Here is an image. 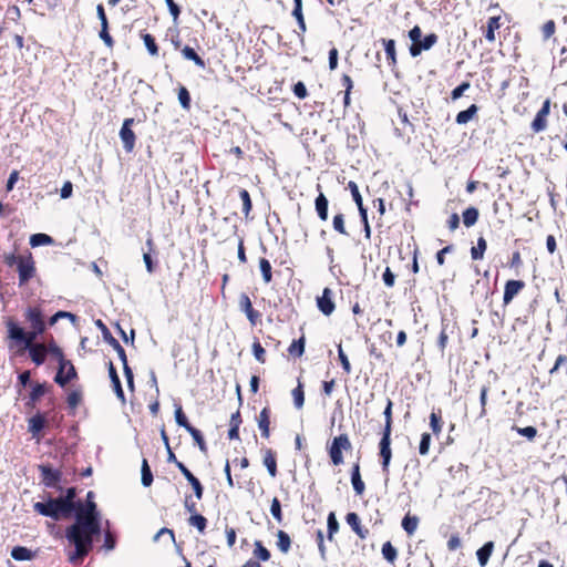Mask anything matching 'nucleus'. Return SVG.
Masks as SVG:
<instances>
[{
	"instance_id": "obj_45",
	"label": "nucleus",
	"mask_w": 567,
	"mask_h": 567,
	"mask_svg": "<svg viewBox=\"0 0 567 567\" xmlns=\"http://www.w3.org/2000/svg\"><path fill=\"white\" fill-rule=\"evenodd\" d=\"M277 547L284 554H287L291 547L290 536L284 530L277 533Z\"/></svg>"
},
{
	"instance_id": "obj_29",
	"label": "nucleus",
	"mask_w": 567,
	"mask_h": 567,
	"mask_svg": "<svg viewBox=\"0 0 567 567\" xmlns=\"http://www.w3.org/2000/svg\"><path fill=\"white\" fill-rule=\"evenodd\" d=\"M47 346L48 353L54 357L58 360V363H61V370L65 369L66 359L62 349L56 344V342L52 339Z\"/></svg>"
},
{
	"instance_id": "obj_16",
	"label": "nucleus",
	"mask_w": 567,
	"mask_h": 567,
	"mask_svg": "<svg viewBox=\"0 0 567 567\" xmlns=\"http://www.w3.org/2000/svg\"><path fill=\"white\" fill-rule=\"evenodd\" d=\"M439 40L437 34L430 33L424 37V39H421L417 43H411L410 45V54L415 58L419 56L422 51L430 50Z\"/></svg>"
},
{
	"instance_id": "obj_47",
	"label": "nucleus",
	"mask_w": 567,
	"mask_h": 567,
	"mask_svg": "<svg viewBox=\"0 0 567 567\" xmlns=\"http://www.w3.org/2000/svg\"><path fill=\"white\" fill-rule=\"evenodd\" d=\"M188 524L203 534L207 527V518L204 517L202 514L190 515L188 517Z\"/></svg>"
},
{
	"instance_id": "obj_42",
	"label": "nucleus",
	"mask_w": 567,
	"mask_h": 567,
	"mask_svg": "<svg viewBox=\"0 0 567 567\" xmlns=\"http://www.w3.org/2000/svg\"><path fill=\"white\" fill-rule=\"evenodd\" d=\"M293 4L295 6H293V10H292V16L297 20L300 31L302 33H305L307 30V27H306L303 13H302V0H293Z\"/></svg>"
},
{
	"instance_id": "obj_24",
	"label": "nucleus",
	"mask_w": 567,
	"mask_h": 567,
	"mask_svg": "<svg viewBox=\"0 0 567 567\" xmlns=\"http://www.w3.org/2000/svg\"><path fill=\"white\" fill-rule=\"evenodd\" d=\"M107 370H109V377L111 379V383H112L113 390H114V392L116 394V398L122 403H125V394H124V391L122 389L121 380L118 378L117 371H116V369H115V367H114L112 361L109 362Z\"/></svg>"
},
{
	"instance_id": "obj_19",
	"label": "nucleus",
	"mask_w": 567,
	"mask_h": 567,
	"mask_svg": "<svg viewBox=\"0 0 567 567\" xmlns=\"http://www.w3.org/2000/svg\"><path fill=\"white\" fill-rule=\"evenodd\" d=\"M261 452L262 463L266 466L268 474L272 478L276 477L278 475L277 453L270 447H265Z\"/></svg>"
},
{
	"instance_id": "obj_34",
	"label": "nucleus",
	"mask_w": 567,
	"mask_h": 567,
	"mask_svg": "<svg viewBox=\"0 0 567 567\" xmlns=\"http://www.w3.org/2000/svg\"><path fill=\"white\" fill-rule=\"evenodd\" d=\"M47 392L45 383H35L29 394L28 406L34 408L39 399Z\"/></svg>"
},
{
	"instance_id": "obj_28",
	"label": "nucleus",
	"mask_w": 567,
	"mask_h": 567,
	"mask_svg": "<svg viewBox=\"0 0 567 567\" xmlns=\"http://www.w3.org/2000/svg\"><path fill=\"white\" fill-rule=\"evenodd\" d=\"M341 84L344 87L343 92V106L344 109H348L351 104V92L353 89V81L350 75L342 74L341 76Z\"/></svg>"
},
{
	"instance_id": "obj_11",
	"label": "nucleus",
	"mask_w": 567,
	"mask_h": 567,
	"mask_svg": "<svg viewBox=\"0 0 567 567\" xmlns=\"http://www.w3.org/2000/svg\"><path fill=\"white\" fill-rule=\"evenodd\" d=\"M333 298L334 292L329 287L323 288L322 295L317 297V307L322 315L329 317L334 312L336 303Z\"/></svg>"
},
{
	"instance_id": "obj_63",
	"label": "nucleus",
	"mask_w": 567,
	"mask_h": 567,
	"mask_svg": "<svg viewBox=\"0 0 567 567\" xmlns=\"http://www.w3.org/2000/svg\"><path fill=\"white\" fill-rule=\"evenodd\" d=\"M556 32V23L554 20L546 21L542 27V34L544 40L550 39Z\"/></svg>"
},
{
	"instance_id": "obj_53",
	"label": "nucleus",
	"mask_w": 567,
	"mask_h": 567,
	"mask_svg": "<svg viewBox=\"0 0 567 567\" xmlns=\"http://www.w3.org/2000/svg\"><path fill=\"white\" fill-rule=\"evenodd\" d=\"M239 196L243 202V213H244L245 217L248 218L249 214L252 209V203H251L250 195L247 189L243 188L239 190Z\"/></svg>"
},
{
	"instance_id": "obj_55",
	"label": "nucleus",
	"mask_w": 567,
	"mask_h": 567,
	"mask_svg": "<svg viewBox=\"0 0 567 567\" xmlns=\"http://www.w3.org/2000/svg\"><path fill=\"white\" fill-rule=\"evenodd\" d=\"M392 406H393L392 401L390 399H388V403H386V406L383 412L384 419H385V424H384L382 432L392 433Z\"/></svg>"
},
{
	"instance_id": "obj_15",
	"label": "nucleus",
	"mask_w": 567,
	"mask_h": 567,
	"mask_svg": "<svg viewBox=\"0 0 567 567\" xmlns=\"http://www.w3.org/2000/svg\"><path fill=\"white\" fill-rule=\"evenodd\" d=\"M78 378V372L70 360H66L65 369L61 370V363H59L58 372L54 377V382L60 386H65L70 381Z\"/></svg>"
},
{
	"instance_id": "obj_54",
	"label": "nucleus",
	"mask_w": 567,
	"mask_h": 567,
	"mask_svg": "<svg viewBox=\"0 0 567 567\" xmlns=\"http://www.w3.org/2000/svg\"><path fill=\"white\" fill-rule=\"evenodd\" d=\"M347 188L350 190V193L352 195V198H353L354 203L358 206V209L363 208L364 207L363 199H362V196H361V194L359 192V187H358L357 183L353 182V181H350L348 183Z\"/></svg>"
},
{
	"instance_id": "obj_8",
	"label": "nucleus",
	"mask_w": 567,
	"mask_h": 567,
	"mask_svg": "<svg viewBox=\"0 0 567 567\" xmlns=\"http://www.w3.org/2000/svg\"><path fill=\"white\" fill-rule=\"evenodd\" d=\"M135 120L133 117H127L123 121L122 127L120 130V137L123 142V147L125 152L131 153L135 147L136 135L132 130Z\"/></svg>"
},
{
	"instance_id": "obj_37",
	"label": "nucleus",
	"mask_w": 567,
	"mask_h": 567,
	"mask_svg": "<svg viewBox=\"0 0 567 567\" xmlns=\"http://www.w3.org/2000/svg\"><path fill=\"white\" fill-rule=\"evenodd\" d=\"M182 55L186 60L193 61L198 68L205 69V66H206L205 61L197 54V52L193 48L185 45L182 49Z\"/></svg>"
},
{
	"instance_id": "obj_44",
	"label": "nucleus",
	"mask_w": 567,
	"mask_h": 567,
	"mask_svg": "<svg viewBox=\"0 0 567 567\" xmlns=\"http://www.w3.org/2000/svg\"><path fill=\"white\" fill-rule=\"evenodd\" d=\"M419 517L406 514L402 519V528L408 535H413L419 526Z\"/></svg>"
},
{
	"instance_id": "obj_25",
	"label": "nucleus",
	"mask_w": 567,
	"mask_h": 567,
	"mask_svg": "<svg viewBox=\"0 0 567 567\" xmlns=\"http://www.w3.org/2000/svg\"><path fill=\"white\" fill-rule=\"evenodd\" d=\"M25 350L29 351V357L35 365H41L45 362L48 349L44 343H38Z\"/></svg>"
},
{
	"instance_id": "obj_18",
	"label": "nucleus",
	"mask_w": 567,
	"mask_h": 567,
	"mask_svg": "<svg viewBox=\"0 0 567 567\" xmlns=\"http://www.w3.org/2000/svg\"><path fill=\"white\" fill-rule=\"evenodd\" d=\"M96 324L102 330V334L104 340L116 351L121 361H125L126 352L124 348L120 344V342L111 334L107 327L102 322V320H97Z\"/></svg>"
},
{
	"instance_id": "obj_43",
	"label": "nucleus",
	"mask_w": 567,
	"mask_h": 567,
	"mask_svg": "<svg viewBox=\"0 0 567 567\" xmlns=\"http://www.w3.org/2000/svg\"><path fill=\"white\" fill-rule=\"evenodd\" d=\"M327 527H328L327 537L330 542H332L334 535L339 532V527H340L334 512L329 513V515L327 517Z\"/></svg>"
},
{
	"instance_id": "obj_62",
	"label": "nucleus",
	"mask_w": 567,
	"mask_h": 567,
	"mask_svg": "<svg viewBox=\"0 0 567 567\" xmlns=\"http://www.w3.org/2000/svg\"><path fill=\"white\" fill-rule=\"evenodd\" d=\"M530 126L534 133L544 131L547 127V117L536 114Z\"/></svg>"
},
{
	"instance_id": "obj_3",
	"label": "nucleus",
	"mask_w": 567,
	"mask_h": 567,
	"mask_svg": "<svg viewBox=\"0 0 567 567\" xmlns=\"http://www.w3.org/2000/svg\"><path fill=\"white\" fill-rule=\"evenodd\" d=\"M326 450L331 464L340 466L344 463L343 453L352 451V443L347 433H341L327 443Z\"/></svg>"
},
{
	"instance_id": "obj_10",
	"label": "nucleus",
	"mask_w": 567,
	"mask_h": 567,
	"mask_svg": "<svg viewBox=\"0 0 567 567\" xmlns=\"http://www.w3.org/2000/svg\"><path fill=\"white\" fill-rule=\"evenodd\" d=\"M239 309L246 315L249 323L255 327L261 321V313L252 307L247 293H241L238 299Z\"/></svg>"
},
{
	"instance_id": "obj_56",
	"label": "nucleus",
	"mask_w": 567,
	"mask_h": 567,
	"mask_svg": "<svg viewBox=\"0 0 567 567\" xmlns=\"http://www.w3.org/2000/svg\"><path fill=\"white\" fill-rule=\"evenodd\" d=\"M178 101L184 110L190 109V94L184 85L178 87Z\"/></svg>"
},
{
	"instance_id": "obj_60",
	"label": "nucleus",
	"mask_w": 567,
	"mask_h": 567,
	"mask_svg": "<svg viewBox=\"0 0 567 567\" xmlns=\"http://www.w3.org/2000/svg\"><path fill=\"white\" fill-rule=\"evenodd\" d=\"M430 445H431V434L425 432L421 435V441L419 444L420 455H422V456L427 455L430 452Z\"/></svg>"
},
{
	"instance_id": "obj_7",
	"label": "nucleus",
	"mask_w": 567,
	"mask_h": 567,
	"mask_svg": "<svg viewBox=\"0 0 567 567\" xmlns=\"http://www.w3.org/2000/svg\"><path fill=\"white\" fill-rule=\"evenodd\" d=\"M19 284L25 285L35 274V265L32 255L29 252L27 256H20L18 262Z\"/></svg>"
},
{
	"instance_id": "obj_9",
	"label": "nucleus",
	"mask_w": 567,
	"mask_h": 567,
	"mask_svg": "<svg viewBox=\"0 0 567 567\" xmlns=\"http://www.w3.org/2000/svg\"><path fill=\"white\" fill-rule=\"evenodd\" d=\"M39 471L41 473V483L49 488H60L59 483L62 478V472L60 470H54L49 465L41 464L39 465Z\"/></svg>"
},
{
	"instance_id": "obj_48",
	"label": "nucleus",
	"mask_w": 567,
	"mask_h": 567,
	"mask_svg": "<svg viewBox=\"0 0 567 567\" xmlns=\"http://www.w3.org/2000/svg\"><path fill=\"white\" fill-rule=\"evenodd\" d=\"M141 473H142V478H141L142 484L145 487L151 486L153 483V474H152L151 467H150L146 458H143V461H142Z\"/></svg>"
},
{
	"instance_id": "obj_5",
	"label": "nucleus",
	"mask_w": 567,
	"mask_h": 567,
	"mask_svg": "<svg viewBox=\"0 0 567 567\" xmlns=\"http://www.w3.org/2000/svg\"><path fill=\"white\" fill-rule=\"evenodd\" d=\"M24 320L29 323L31 329H37L38 332H45L47 322L42 307L40 305L29 306L24 310Z\"/></svg>"
},
{
	"instance_id": "obj_59",
	"label": "nucleus",
	"mask_w": 567,
	"mask_h": 567,
	"mask_svg": "<svg viewBox=\"0 0 567 567\" xmlns=\"http://www.w3.org/2000/svg\"><path fill=\"white\" fill-rule=\"evenodd\" d=\"M270 513L278 523L282 522L284 515H282V511H281V504L277 497H274L271 501Z\"/></svg>"
},
{
	"instance_id": "obj_57",
	"label": "nucleus",
	"mask_w": 567,
	"mask_h": 567,
	"mask_svg": "<svg viewBox=\"0 0 567 567\" xmlns=\"http://www.w3.org/2000/svg\"><path fill=\"white\" fill-rule=\"evenodd\" d=\"M82 401V392L80 390H73L68 394L66 403L72 410H75Z\"/></svg>"
},
{
	"instance_id": "obj_23",
	"label": "nucleus",
	"mask_w": 567,
	"mask_h": 567,
	"mask_svg": "<svg viewBox=\"0 0 567 567\" xmlns=\"http://www.w3.org/2000/svg\"><path fill=\"white\" fill-rule=\"evenodd\" d=\"M501 20V16L489 17L486 27L482 28L484 37L489 43H493L496 40L495 31L502 27Z\"/></svg>"
},
{
	"instance_id": "obj_35",
	"label": "nucleus",
	"mask_w": 567,
	"mask_h": 567,
	"mask_svg": "<svg viewBox=\"0 0 567 567\" xmlns=\"http://www.w3.org/2000/svg\"><path fill=\"white\" fill-rule=\"evenodd\" d=\"M478 216H480V212L476 207H474V206L467 207L462 214L464 226L468 228V227H472L473 225H475L478 220Z\"/></svg>"
},
{
	"instance_id": "obj_14",
	"label": "nucleus",
	"mask_w": 567,
	"mask_h": 567,
	"mask_svg": "<svg viewBox=\"0 0 567 567\" xmlns=\"http://www.w3.org/2000/svg\"><path fill=\"white\" fill-rule=\"evenodd\" d=\"M177 468L190 484L196 499L200 501L204 496V486L200 481L185 466L184 463H178Z\"/></svg>"
},
{
	"instance_id": "obj_39",
	"label": "nucleus",
	"mask_w": 567,
	"mask_h": 567,
	"mask_svg": "<svg viewBox=\"0 0 567 567\" xmlns=\"http://www.w3.org/2000/svg\"><path fill=\"white\" fill-rule=\"evenodd\" d=\"M305 336L300 337L298 340H293L288 347V353L293 358H301L305 353Z\"/></svg>"
},
{
	"instance_id": "obj_4",
	"label": "nucleus",
	"mask_w": 567,
	"mask_h": 567,
	"mask_svg": "<svg viewBox=\"0 0 567 567\" xmlns=\"http://www.w3.org/2000/svg\"><path fill=\"white\" fill-rule=\"evenodd\" d=\"M6 327L8 331V338L18 343H21L23 346L22 350H25L27 348L38 344L35 342L37 338L44 333L38 332L37 329L25 331L11 318H9L6 321Z\"/></svg>"
},
{
	"instance_id": "obj_1",
	"label": "nucleus",
	"mask_w": 567,
	"mask_h": 567,
	"mask_svg": "<svg viewBox=\"0 0 567 567\" xmlns=\"http://www.w3.org/2000/svg\"><path fill=\"white\" fill-rule=\"evenodd\" d=\"M75 520L65 529V538L74 546L69 561L79 565L93 548L94 536L101 533V517L94 501H78L74 509Z\"/></svg>"
},
{
	"instance_id": "obj_2",
	"label": "nucleus",
	"mask_w": 567,
	"mask_h": 567,
	"mask_svg": "<svg viewBox=\"0 0 567 567\" xmlns=\"http://www.w3.org/2000/svg\"><path fill=\"white\" fill-rule=\"evenodd\" d=\"M35 513L59 520L62 517H69L73 513V508L60 496L50 497L47 502H37L33 504Z\"/></svg>"
},
{
	"instance_id": "obj_22",
	"label": "nucleus",
	"mask_w": 567,
	"mask_h": 567,
	"mask_svg": "<svg viewBox=\"0 0 567 567\" xmlns=\"http://www.w3.org/2000/svg\"><path fill=\"white\" fill-rule=\"evenodd\" d=\"M351 484L355 495L362 496L365 491V484L361 477L359 461L354 462L351 466Z\"/></svg>"
},
{
	"instance_id": "obj_38",
	"label": "nucleus",
	"mask_w": 567,
	"mask_h": 567,
	"mask_svg": "<svg viewBox=\"0 0 567 567\" xmlns=\"http://www.w3.org/2000/svg\"><path fill=\"white\" fill-rule=\"evenodd\" d=\"M297 381H298V384L291 391V395L293 399L295 406L297 409H301L305 404V390H303V383L301 381V378H298Z\"/></svg>"
},
{
	"instance_id": "obj_20",
	"label": "nucleus",
	"mask_w": 567,
	"mask_h": 567,
	"mask_svg": "<svg viewBox=\"0 0 567 567\" xmlns=\"http://www.w3.org/2000/svg\"><path fill=\"white\" fill-rule=\"evenodd\" d=\"M271 409L269 406H265L258 417H257V424L258 429L260 430L261 436L266 440L270 437V420H271Z\"/></svg>"
},
{
	"instance_id": "obj_58",
	"label": "nucleus",
	"mask_w": 567,
	"mask_h": 567,
	"mask_svg": "<svg viewBox=\"0 0 567 567\" xmlns=\"http://www.w3.org/2000/svg\"><path fill=\"white\" fill-rule=\"evenodd\" d=\"M175 420H176V423L179 426L184 427L186 431H188V429L193 427V425L188 422L181 405H178L175 410Z\"/></svg>"
},
{
	"instance_id": "obj_36",
	"label": "nucleus",
	"mask_w": 567,
	"mask_h": 567,
	"mask_svg": "<svg viewBox=\"0 0 567 567\" xmlns=\"http://www.w3.org/2000/svg\"><path fill=\"white\" fill-rule=\"evenodd\" d=\"M146 246L148 248V251L147 252H144L143 255V260L145 262V267H146V270L152 274L154 272L155 270V264L151 257V252H154L155 251V244H154V240L152 237H148L146 239Z\"/></svg>"
},
{
	"instance_id": "obj_33",
	"label": "nucleus",
	"mask_w": 567,
	"mask_h": 567,
	"mask_svg": "<svg viewBox=\"0 0 567 567\" xmlns=\"http://www.w3.org/2000/svg\"><path fill=\"white\" fill-rule=\"evenodd\" d=\"M252 555L257 561H268L271 557L270 551L264 546L261 540H255Z\"/></svg>"
},
{
	"instance_id": "obj_6",
	"label": "nucleus",
	"mask_w": 567,
	"mask_h": 567,
	"mask_svg": "<svg viewBox=\"0 0 567 567\" xmlns=\"http://www.w3.org/2000/svg\"><path fill=\"white\" fill-rule=\"evenodd\" d=\"M379 456L381 460L382 472L385 475H389L392 458L391 433L382 432V437L379 442Z\"/></svg>"
},
{
	"instance_id": "obj_30",
	"label": "nucleus",
	"mask_w": 567,
	"mask_h": 567,
	"mask_svg": "<svg viewBox=\"0 0 567 567\" xmlns=\"http://www.w3.org/2000/svg\"><path fill=\"white\" fill-rule=\"evenodd\" d=\"M11 557L14 560H31L35 557V553L23 546H16L11 550Z\"/></svg>"
},
{
	"instance_id": "obj_61",
	"label": "nucleus",
	"mask_w": 567,
	"mask_h": 567,
	"mask_svg": "<svg viewBox=\"0 0 567 567\" xmlns=\"http://www.w3.org/2000/svg\"><path fill=\"white\" fill-rule=\"evenodd\" d=\"M513 430L516 431L517 434L525 436L529 441H533L537 435V429L534 426H526V427L513 426Z\"/></svg>"
},
{
	"instance_id": "obj_64",
	"label": "nucleus",
	"mask_w": 567,
	"mask_h": 567,
	"mask_svg": "<svg viewBox=\"0 0 567 567\" xmlns=\"http://www.w3.org/2000/svg\"><path fill=\"white\" fill-rule=\"evenodd\" d=\"M252 353H254L255 359L259 363L266 362V350L264 349V347L261 346V343L259 341H255L252 343Z\"/></svg>"
},
{
	"instance_id": "obj_49",
	"label": "nucleus",
	"mask_w": 567,
	"mask_h": 567,
	"mask_svg": "<svg viewBox=\"0 0 567 567\" xmlns=\"http://www.w3.org/2000/svg\"><path fill=\"white\" fill-rule=\"evenodd\" d=\"M53 243V239L51 236L47 235V234H42V233H39V234H33L31 237H30V245L32 247H39V246H44V245H50Z\"/></svg>"
},
{
	"instance_id": "obj_12",
	"label": "nucleus",
	"mask_w": 567,
	"mask_h": 567,
	"mask_svg": "<svg viewBox=\"0 0 567 567\" xmlns=\"http://www.w3.org/2000/svg\"><path fill=\"white\" fill-rule=\"evenodd\" d=\"M526 284L523 280H507L504 286L503 305H509L513 301V299L524 290Z\"/></svg>"
},
{
	"instance_id": "obj_50",
	"label": "nucleus",
	"mask_w": 567,
	"mask_h": 567,
	"mask_svg": "<svg viewBox=\"0 0 567 567\" xmlns=\"http://www.w3.org/2000/svg\"><path fill=\"white\" fill-rule=\"evenodd\" d=\"M187 432L192 435L193 440L197 444V446L200 450V452L207 453V444H206V442L204 440V436H203L202 432L199 430H197L196 427H194V426L188 429Z\"/></svg>"
},
{
	"instance_id": "obj_27",
	"label": "nucleus",
	"mask_w": 567,
	"mask_h": 567,
	"mask_svg": "<svg viewBox=\"0 0 567 567\" xmlns=\"http://www.w3.org/2000/svg\"><path fill=\"white\" fill-rule=\"evenodd\" d=\"M382 43L384 45V51L386 55V60L390 66H395L398 63L396 60V50H395V41L392 39H382Z\"/></svg>"
},
{
	"instance_id": "obj_13",
	"label": "nucleus",
	"mask_w": 567,
	"mask_h": 567,
	"mask_svg": "<svg viewBox=\"0 0 567 567\" xmlns=\"http://www.w3.org/2000/svg\"><path fill=\"white\" fill-rule=\"evenodd\" d=\"M45 425V415L40 412L28 420V431L31 433L32 437L37 440V442H40L43 437L42 431Z\"/></svg>"
},
{
	"instance_id": "obj_32",
	"label": "nucleus",
	"mask_w": 567,
	"mask_h": 567,
	"mask_svg": "<svg viewBox=\"0 0 567 567\" xmlns=\"http://www.w3.org/2000/svg\"><path fill=\"white\" fill-rule=\"evenodd\" d=\"M477 112L478 106L476 104H472L466 110L458 112L455 121L460 125L466 124L476 115Z\"/></svg>"
},
{
	"instance_id": "obj_51",
	"label": "nucleus",
	"mask_w": 567,
	"mask_h": 567,
	"mask_svg": "<svg viewBox=\"0 0 567 567\" xmlns=\"http://www.w3.org/2000/svg\"><path fill=\"white\" fill-rule=\"evenodd\" d=\"M259 268L261 271L262 279L266 284H269L272 280V271L271 264L266 258L259 259Z\"/></svg>"
},
{
	"instance_id": "obj_52",
	"label": "nucleus",
	"mask_w": 567,
	"mask_h": 567,
	"mask_svg": "<svg viewBox=\"0 0 567 567\" xmlns=\"http://www.w3.org/2000/svg\"><path fill=\"white\" fill-rule=\"evenodd\" d=\"M333 229L340 235L348 236L349 233L346 228L344 215L342 213L336 214L332 219Z\"/></svg>"
},
{
	"instance_id": "obj_17",
	"label": "nucleus",
	"mask_w": 567,
	"mask_h": 567,
	"mask_svg": "<svg viewBox=\"0 0 567 567\" xmlns=\"http://www.w3.org/2000/svg\"><path fill=\"white\" fill-rule=\"evenodd\" d=\"M346 522L350 526L352 532L360 539H365L369 536V533H370L369 529L361 524V518L357 513H354V512L348 513L346 515Z\"/></svg>"
},
{
	"instance_id": "obj_26",
	"label": "nucleus",
	"mask_w": 567,
	"mask_h": 567,
	"mask_svg": "<svg viewBox=\"0 0 567 567\" xmlns=\"http://www.w3.org/2000/svg\"><path fill=\"white\" fill-rule=\"evenodd\" d=\"M443 419H442V411L441 409H437L436 411L433 410L430 414V427L434 435L439 436L443 430Z\"/></svg>"
},
{
	"instance_id": "obj_41",
	"label": "nucleus",
	"mask_w": 567,
	"mask_h": 567,
	"mask_svg": "<svg viewBox=\"0 0 567 567\" xmlns=\"http://www.w3.org/2000/svg\"><path fill=\"white\" fill-rule=\"evenodd\" d=\"M487 249V243L484 237L477 238L476 246L471 248V257L473 260H481L484 258L485 251Z\"/></svg>"
},
{
	"instance_id": "obj_21",
	"label": "nucleus",
	"mask_w": 567,
	"mask_h": 567,
	"mask_svg": "<svg viewBox=\"0 0 567 567\" xmlns=\"http://www.w3.org/2000/svg\"><path fill=\"white\" fill-rule=\"evenodd\" d=\"M317 189L319 190V195L315 199V209L317 215L321 221L328 220V207L329 200L326 195L321 190V185L317 184Z\"/></svg>"
},
{
	"instance_id": "obj_31",
	"label": "nucleus",
	"mask_w": 567,
	"mask_h": 567,
	"mask_svg": "<svg viewBox=\"0 0 567 567\" xmlns=\"http://www.w3.org/2000/svg\"><path fill=\"white\" fill-rule=\"evenodd\" d=\"M493 550H494L493 542H487L481 548L477 549L476 556H477V560L482 567H484L487 564Z\"/></svg>"
},
{
	"instance_id": "obj_40",
	"label": "nucleus",
	"mask_w": 567,
	"mask_h": 567,
	"mask_svg": "<svg viewBox=\"0 0 567 567\" xmlns=\"http://www.w3.org/2000/svg\"><path fill=\"white\" fill-rule=\"evenodd\" d=\"M141 38L143 40L148 53L152 56H157L159 48L156 43L155 38L151 33H147V32H141Z\"/></svg>"
},
{
	"instance_id": "obj_46",
	"label": "nucleus",
	"mask_w": 567,
	"mask_h": 567,
	"mask_svg": "<svg viewBox=\"0 0 567 567\" xmlns=\"http://www.w3.org/2000/svg\"><path fill=\"white\" fill-rule=\"evenodd\" d=\"M381 553H382L383 558H384L388 563H390V564H394V561H395V560H396V558H398V550H396V548L391 544V542H385V543L382 545Z\"/></svg>"
}]
</instances>
